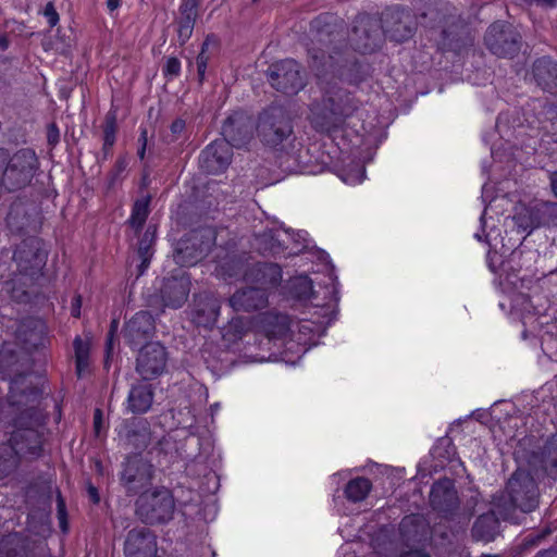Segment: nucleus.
<instances>
[{"label": "nucleus", "mask_w": 557, "mask_h": 557, "mask_svg": "<svg viewBox=\"0 0 557 557\" xmlns=\"http://www.w3.org/2000/svg\"><path fill=\"white\" fill-rule=\"evenodd\" d=\"M359 101L336 83H327L321 102L311 109V124L320 133H332L342 127L358 109Z\"/></svg>", "instance_id": "1"}, {"label": "nucleus", "mask_w": 557, "mask_h": 557, "mask_svg": "<svg viewBox=\"0 0 557 557\" xmlns=\"http://www.w3.org/2000/svg\"><path fill=\"white\" fill-rule=\"evenodd\" d=\"M45 416L35 405L20 412L15 419V430L11 434L9 445L16 456L34 460L41 456L44 445Z\"/></svg>", "instance_id": "2"}, {"label": "nucleus", "mask_w": 557, "mask_h": 557, "mask_svg": "<svg viewBox=\"0 0 557 557\" xmlns=\"http://www.w3.org/2000/svg\"><path fill=\"white\" fill-rule=\"evenodd\" d=\"M256 131L264 145L276 147L293 136L290 116L284 107L272 104L259 114Z\"/></svg>", "instance_id": "3"}, {"label": "nucleus", "mask_w": 557, "mask_h": 557, "mask_svg": "<svg viewBox=\"0 0 557 557\" xmlns=\"http://www.w3.org/2000/svg\"><path fill=\"white\" fill-rule=\"evenodd\" d=\"M175 510L172 493L165 487L143 492L136 500V515L146 524L170 521Z\"/></svg>", "instance_id": "4"}, {"label": "nucleus", "mask_w": 557, "mask_h": 557, "mask_svg": "<svg viewBox=\"0 0 557 557\" xmlns=\"http://www.w3.org/2000/svg\"><path fill=\"white\" fill-rule=\"evenodd\" d=\"M534 472L519 467L507 482L506 491L522 512H531L539 506L540 491Z\"/></svg>", "instance_id": "5"}, {"label": "nucleus", "mask_w": 557, "mask_h": 557, "mask_svg": "<svg viewBox=\"0 0 557 557\" xmlns=\"http://www.w3.org/2000/svg\"><path fill=\"white\" fill-rule=\"evenodd\" d=\"M484 44L493 54L512 58L520 50L521 36L511 24L498 21L487 28Z\"/></svg>", "instance_id": "6"}, {"label": "nucleus", "mask_w": 557, "mask_h": 557, "mask_svg": "<svg viewBox=\"0 0 557 557\" xmlns=\"http://www.w3.org/2000/svg\"><path fill=\"white\" fill-rule=\"evenodd\" d=\"M271 86L285 95H296L306 85L301 66L293 59H285L272 64L268 70Z\"/></svg>", "instance_id": "7"}, {"label": "nucleus", "mask_w": 557, "mask_h": 557, "mask_svg": "<svg viewBox=\"0 0 557 557\" xmlns=\"http://www.w3.org/2000/svg\"><path fill=\"white\" fill-rule=\"evenodd\" d=\"M379 21L382 34L397 42L411 38L416 29V21L411 11L400 7L387 8L382 12Z\"/></svg>", "instance_id": "8"}, {"label": "nucleus", "mask_w": 557, "mask_h": 557, "mask_svg": "<svg viewBox=\"0 0 557 557\" xmlns=\"http://www.w3.org/2000/svg\"><path fill=\"white\" fill-rule=\"evenodd\" d=\"M380 21L369 14H359L350 36L354 48L361 53H371L382 44Z\"/></svg>", "instance_id": "9"}, {"label": "nucleus", "mask_w": 557, "mask_h": 557, "mask_svg": "<svg viewBox=\"0 0 557 557\" xmlns=\"http://www.w3.org/2000/svg\"><path fill=\"white\" fill-rule=\"evenodd\" d=\"M166 362V348L158 342L147 343L138 351L135 370L144 381H150L165 371Z\"/></svg>", "instance_id": "10"}, {"label": "nucleus", "mask_w": 557, "mask_h": 557, "mask_svg": "<svg viewBox=\"0 0 557 557\" xmlns=\"http://www.w3.org/2000/svg\"><path fill=\"white\" fill-rule=\"evenodd\" d=\"M153 466L139 455L127 458L121 481L128 494H141L151 485Z\"/></svg>", "instance_id": "11"}, {"label": "nucleus", "mask_w": 557, "mask_h": 557, "mask_svg": "<svg viewBox=\"0 0 557 557\" xmlns=\"http://www.w3.org/2000/svg\"><path fill=\"white\" fill-rule=\"evenodd\" d=\"M255 124L244 112H234L224 122L222 135L230 147H245L252 138Z\"/></svg>", "instance_id": "12"}, {"label": "nucleus", "mask_w": 557, "mask_h": 557, "mask_svg": "<svg viewBox=\"0 0 557 557\" xmlns=\"http://www.w3.org/2000/svg\"><path fill=\"white\" fill-rule=\"evenodd\" d=\"M125 557H157V536L146 527L129 530L124 541Z\"/></svg>", "instance_id": "13"}, {"label": "nucleus", "mask_w": 557, "mask_h": 557, "mask_svg": "<svg viewBox=\"0 0 557 557\" xmlns=\"http://www.w3.org/2000/svg\"><path fill=\"white\" fill-rule=\"evenodd\" d=\"M527 463L536 478L547 475L557 479V435L547 440L539 450L532 451Z\"/></svg>", "instance_id": "14"}, {"label": "nucleus", "mask_w": 557, "mask_h": 557, "mask_svg": "<svg viewBox=\"0 0 557 557\" xmlns=\"http://www.w3.org/2000/svg\"><path fill=\"white\" fill-rule=\"evenodd\" d=\"M232 156V148L226 141L214 140L201 151L199 166L208 174H219L227 169Z\"/></svg>", "instance_id": "15"}, {"label": "nucleus", "mask_w": 557, "mask_h": 557, "mask_svg": "<svg viewBox=\"0 0 557 557\" xmlns=\"http://www.w3.org/2000/svg\"><path fill=\"white\" fill-rule=\"evenodd\" d=\"M46 252L40 247V240L36 237L24 239L13 253L18 270L24 273L40 270L46 262Z\"/></svg>", "instance_id": "16"}, {"label": "nucleus", "mask_w": 557, "mask_h": 557, "mask_svg": "<svg viewBox=\"0 0 557 557\" xmlns=\"http://www.w3.org/2000/svg\"><path fill=\"white\" fill-rule=\"evenodd\" d=\"M317 67H330L332 73L343 83L358 84L362 81V74L359 63L355 58H345L344 63H339L335 55H311Z\"/></svg>", "instance_id": "17"}, {"label": "nucleus", "mask_w": 557, "mask_h": 557, "mask_svg": "<svg viewBox=\"0 0 557 557\" xmlns=\"http://www.w3.org/2000/svg\"><path fill=\"white\" fill-rule=\"evenodd\" d=\"M190 292V278L186 274L175 275L163 280L160 296L165 307L181 308Z\"/></svg>", "instance_id": "18"}, {"label": "nucleus", "mask_w": 557, "mask_h": 557, "mask_svg": "<svg viewBox=\"0 0 557 557\" xmlns=\"http://www.w3.org/2000/svg\"><path fill=\"white\" fill-rule=\"evenodd\" d=\"M154 320L150 312L139 311L124 326V337L132 346H139L154 333Z\"/></svg>", "instance_id": "19"}, {"label": "nucleus", "mask_w": 557, "mask_h": 557, "mask_svg": "<svg viewBox=\"0 0 557 557\" xmlns=\"http://www.w3.org/2000/svg\"><path fill=\"white\" fill-rule=\"evenodd\" d=\"M220 301L210 294L195 296L191 320L198 326L212 327L220 314Z\"/></svg>", "instance_id": "20"}, {"label": "nucleus", "mask_w": 557, "mask_h": 557, "mask_svg": "<svg viewBox=\"0 0 557 557\" xmlns=\"http://www.w3.org/2000/svg\"><path fill=\"white\" fill-rule=\"evenodd\" d=\"M235 311H255L267 307L268 294L261 287H247L235 292L228 299Z\"/></svg>", "instance_id": "21"}, {"label": "nucleus", "mask_w": 557, "mask_h": 557, "mask_svg": "<svg viewBox=\"0 0 557 557\" xmlns=\"http://www.w3.org/2000/svg\"><path fill=\"white\" fill-rule=\"evenodd\" d=\"M430 504L442 513H449L458 507L457 491L450 480H440L432 485Z\"/></svg>", "instance_id": "22"}, {"label": "nucleus", "mask_w": 557, "mask_h": 557, "mask_svg": "<svg viewBox=\"0 0 557 557\" xmlns=\"http://www.w3.org/2000/svg\"><path fill=\"white\" fill-rule=\"evenodd\" d=\"M209 251L208 243H199L197 236L181 239L175 248L174 260L182 267L195 265L207 256Z\"/></svg>", "instance_id": "23"}, {"label": "nucleus", "mask_w": 557, "mask_h": 557, "mask_svg": "<svg viewBox=\"0 0 557 557\" xmlns=\"http://www.w3.org/2000/svg\"><path fill=\"white\" fill-rule=\"evenodd\" d=\"M244 278L265 290L267 287L276 286L281 282L282 270L275 263H256L245 272Z\"/></svg>", "instance_id": "24"}, {"label": "nucleus", "mask_w": 557, "mask_h": 557, "mask_svg": "<svg viewBox=\"0 0 557 557\" xmlns=\"http://www.w3.org/2000/svg\"><path fill=\"white\" fill-rule=\"evenodd\" d=\"M0 373L2 374L3 380H10L11 386V403L13 405H18L22 401L15 399V387L18 384L20 380L24 376V371L21 369V364L18 362V359L15 354L12 351H9L7 349H3L0 351Z\"/></svg>", "instance_id": "25"}, {"label": "nucleus", "mask_w": 557, "mask_h": 557, "mask_svg": "<svg viewBox=\"0 0 557 557\" xmlns=\"http://www.w3.org/2000/svg\"><path fill=\"white\" fill-rule=\"evenodd\" d=\"M22 341L29 348L44 347L48 342V326L41 319L29 318L18 329Z\"/></svg>", "instance_id": "26"}, {"label": "nucleus", "mask_w": 557, "mask_h": 557, "mask_svg": "<svg viewBox=\"0 0 557 557\" xmlns=\"http://www.w3.org/2000/svg\"><path fill=\"white\" fill-rule=\"evenodd\" d=\"M533 75L543 90L557 94V63L554 60L548 57L537 59L533 64Z\"/></svg>", "instance_id": "27"}, {"label": "nucleus", "mask_w": 557, "mask_h": 557, "mask_svg": "<svg viewBox=\"0 0 557 557\" xmlns=\"http://www.w3.org/2000/svg\"><path fill=\"white\" fill-rule=\"evenodd\" d=\"M259 327L269 338H283L290 331V321L286 314L265 312L259 315Z\"/></svg>", "instance_id": "28"}, {"label": "nucleus", "mask_w": 557, "mask_h": 557, "mask_svg": "<svg viewBox=\"0 0 557 557\" xmlns=\"http://www.w3.org/2000/svg\"><path fill=\"white\" fill-rule=\"evenodd\" d=\"M153 391L151 385L137 384L129 389L127 410L134 414L146 413L152 406Z\"/></svg>", "instance_id": "29"}, {"label": "nucleus", "mask_w": 557, "mask_h": 557, "mask_svg": "<svg viewBox=\"0 0 557 557\" xmlns=\"http://www.w3.org/2000/svg\"><path fill=\"white\" fill-rule=\"evenodd\" d=\"M499 533L498 518L493 513L486 512L476 518L473 523L471 535L474 541L492 542Z\"/></svg>", "instance_id": "30"}, {"label": "nucleus", "mask_w": 557, "mask_h": 557, "mask_svg": "<svg viewBox=\"0 0 557 557\" xmlns=\"http://www.w3.org/2000/svg\"><path fill=\"white\" fill-rule=\"evenodd\" d=\"M177 20V38L180 45H185L193 35L194 26L198 16V9L182 1Z\"/></svg>", "instance_id": "31"}, {"label": "nucleus", "mask_w": 557, "mask_h": 557, "mask_svg": "<svg viewBox=\"0 0 557 557\" xmlns=\"http://www.w3.org/2000/svg\"><path fill=\"white\" fill-rule=\"evenodd\" d=\"M256 246L262 255H278L284 252L288 247L286 240L281 238L278 231L265 230L256 235Z\"/></svg>", "instance_id": "32"}, {"label": "nucleus", "mask_w": 557, "mask_h": 557, "mask_svg": "<svg viewBox=\"0 0 557 557\" xmlns=\"http://www.w3.org/2000/svg\"><path fill=\"white\" fill-rule=\"evenodd\" d=\"M399 531L404 540L421 542L428 535V525L420 516H406L399 524Z\"/></svg>", "instance_id": "33"}, {"label": "nucleus", "mask_w": 557, "mask_h": 557, "mask_svg": "<svg viewBox=\"0 0 557 557\" xmlns=\"http://www.w3.org/2000/svg\"><path fill=\"white\" fill-rule=\"evenodd\" d=\"M518 508V505L513 503L512 497L508 496L507 491L499 492L493 496L492 507L488 511L495 517L503 520H510Z\"/></svg>", "instance_id": "34"}, {"label": "nucleus", "mask_w": 557, "mask_h": 557, "mask_svg": "<svg viewBox=\"0 0 557 557\" xmlns=\"http://www.w3.org/2000/svg\"><path fill=\"white\" fill-rule=\"evenodd\" d=\"M537 214L536 203L522 207L513 216L515 224L519 230L531 233L534 228L541 227Z\"/></svg>", "instance_id": "35"}, {"label": "nucleus", "mask_w": 557, "mask_h": 557, "mask_svg": "<svg viewBox=\"0 0 557 557\" xmlns=\"http://www.w3.org/2000/svg\"><path fill=\"white\" fill-rule=\"evenodd\" d=\"M20 465V458L9 444L0 445V480L14 473Z\"/></svg>", "instance_id": "36"}, {"label": "nucleus", "mask_w": 557, "mask_h": 557, "mask_svg": "<svg viewBox=\"0 0 557 557\" xmlns=\"http://www.w3.org/2000/svg\"><path fill=\"white\" fill-rule=\"evenodd\" d=\"M372 484L367 478L350 480L345 487L347 499L354 503L362 502L370 493Z\"/></svg>", "instance_id": "37"}, {"label": "nucleus", "mask_w": 557, "mask_h": 557, "mask_svg": "<svg viewBox=\"0 0 557 557\" xmlns=\"http://www.w3.org/2000/svg\"><path fill=\"white\" fill-rule=\"evenodd\" d=\"M216 45H218V39L214 35H208L201 45V50L198 53L196 61H195L199 83L203 82V79L206 77L208 63L212 57L211 53L209 52V48H210V46H216Z\"/></svg>", "instance_id": "38"}, {"label": "nucleus", "mask_w": 557, "mask_h": 557, "mask_svg": "<svg viewBox=\"0 0 557 557\" xmlns=\"http://www.w3.org/2000/svg\"><path fill=\"white\" fill-rule=\"evenodd\" d=\"M73 346L75 351L76 373L78 377H82L88 371L89 367V343L77 336L73 342Z\"/></svg>", "instance_id": "39"}, {"label": "nucleus", "mask_w": 557, "mask_h": 557, "mask_svg": "<svg viewBox=\"0 0 557 557\" xmlns=\"http://www.w3.org/2000/svg\"><path fill=\"white\" fill-rule=\"evenodd\" d=\"M154 239V230L149 226L144 233L141 239L139 240L138 246V256L141 259V263L139 265V275H141L146 269L149 267L150 259L152 257L151 247Z\"/></svg>", "instance_id": "40"}, {"label": "nucleus", "mask_w": 557, "mask_h": 557, "mask_svg": "<svg viewBox=\"0 0 557 557\" xmlns=\"http://www.w3.org/2000/svg\"><path fill=\"white\" fill-rule=\"evenodd\" d=\"M150 197L135 201L128 223L135 231L141 230L149 215Z\"/></svg>", "instance_id": "41"}, {"label": "nucleus", "mask_w": 557, "mask_h": 557, "mask_svg": "<svg viewBox=\"0 0 557 557\" xmlns=\"http://www.w3.org/2000/svg\"><path fill=\"white\" fill-rule=\"evenodd\" d=\"M540 226H557V203L549 201L536 202Z\"/></svg>", "instance_id": "42"}, {"label": "nucleus", "mask_w": 557, "mask_h": 557, "mask_svg": "<svg viewBox=\"0 0 557 557\" xmlns=\"http://www.w3.org/2000/svg\"><path fill=\"white\" fill-rule=\"evenodd\" d=\"M248 323L243 317H235L223 327V337L230 342L240 338L247 331Z\"/></svg>", "instance_id": "43"}, {"label": "nucleus", "mask_w": 557, "mask_h": 557, "mask_svg": "<svg viewBox=\"0 0 557 557\" xmlns=\"http://www.w3.org/2000/svg\"><path fill=\"white\" fill-rule=\"evenodd\" d=\"M331 18V16H319L315 18L312 23V28L317 30V40L320 44H329L331 40L326 41L325 37H330L333 34V30L331 29V25L327 22V20Z\"/></svg>", "instance_id": "44"}, {"label": "nucleus", "mask_w": 557, "mask_h": 557, "mask_svg": "<svg viewBox=\"0 0 557 557\" xmlns=\"http://www.w3.org/2000/svg\"><path fill=\"white\" fill-rule=\"evenodd\" d=\"M115 121L116 116L114 113L108 114L106 117V125L103 128V141L107 146H113L115 143Z\"/></svg>", "instance_id": "45"}, {"label": "nucleus", "mask_w": 557, "mask_h": 557, "mask_svg": "<svg viewBox=\"0 0 557 557\" xmlns=\"http://www.w3.org/2000/svg\"><path fill=\"white\" fill-rule=\"evenodd\" d=\"M181 73V61L176 57H170L166 59L164 67H163V75L172 79L174 77H177Z\"/></svg>", "instance_id": "46"}, {"label": "nucleus", "mask_w": 557, "mask_h": 557, "mask_svg": "<svg viewBox=\"0 0 557 557\" xmlns=\"http://www.w3.org/2000/svg\"><path fill=\"white\" fill-rule=\"evenodd\" d=\"M44 15L50 27H54L59 23V14L52 2H48L44 9Z\"/></svg>", "instance_id": "47"}, {"label": "nucleus", "mask_w": 557, "mask_h": 557, "mask_svg": "<svg viewBox=\"0 0 557 557\" xmlns=\"http://www.w3.org/2000/svg\"><path fill=\"white\" fill-rule=\"evenodd\" d=\"M47 139H48L49 145H51V146H55L60 140V132H59L58 126L54 123H51L48 126Z\"/></svg>", "instance_id": "48"}, {"label": "nucleus", "mask_w": 557, "mask_h": 557, "mask_svg": "<svg viewBox=\"0 0 557 557\" xmlns=\"http://www.w3.org/2000/svg\"><path fill=\"white\" fill-rule=\"evenodd\" d=\"M186 127V123L184 120L182 119H176L175 121H173V123L171 124V133L173 135V139L172 140H176L184 132Z\"/></svg>", "instance_id": "49"}, {"label": "nucleus", "mask_w": 557, "mask_h": 557, "mask_svg": "<svg viewBox=\"0 0 557 557\" xmlns=\"http://www.w3.org/2000/svg\"><path fill=\"white\" fill-rule=\"evenodd\" d=\"M103 418L102 411L100 409H96L94 412V430L97 436L100 435L102 429Z\"/></svg>", "instance_id": "50"}, {"label": "nucleus", "mask_w": 557, "mask_h": 557, "mask_svg": "<svg viewBox=\"0 0 557 557\" xmlns=\"http://www.w3.org/2000/svg\"><path fill=\"white\" fill-rule=\"evenodd\" d=\"M530 4H536L542 8H555L557 5V0H524Z\"/></svg>", "instance_id": "51"}, {"label": "nucleus", "mask_w": 557, "mask_h": 557, "mask_svg": "<svg viewBox=\"0 0 557 557\" xmlns=\"http://www.w3.org/2000/svg\"><path fill=\"white\" fill-rule=\"evenodd\" d=\"M82 297L76 295L72 302V315L78 318L81 315Z\"/></svg>", "instance_id": "52"}, {"label": "nucleus", "mask_w": 557, "mask_h": 557, "mask_svg": "<svg viewBox=\"0 0 557 557\" xmlns=\"http://www.w3.org/2000/svg\"><path fill=\"white\" fill-rule=\"evenodd\" d=\"M127 166V160L125 158H119L114 165V175L117 176L125 171Z\"/></svg>", "instance_id": "53"}, {"label": "nucleus", "mask_w": 557, "mask_h": 557, "mask_svg": "<svg viewBox=\"0 0 557 557\" xmlns=\"http://www.w3.org/2000/svg\"><path fill=\"white\" fill-rule=\"evenodd\" d=\"M401 557H431V556L422 549H411V550L404 553Z\"/></svg>", "instance_id": "54"}, {"label": "nucleus", "mask_w": 557, "mask_h": 557, "mask_svg": "<svg viewBox=\"0 0 557 557\" xmlns=\"http://www.w3.org/2000/svg\"><path fill=\"white\" fill-rule=\"evenodd\" d=\"M115 321H113L112 323V327L115 326ZM112 346H113V329H111L109 335H108V339H107V354L108 356L110 355L111 350H112Z\"/></svg>", "instance_id": "55"}, {"label": "nucleus", "mask_w": 557, "mask_h": 557, "mask_svg": "<svg viewBox=\"0 0 557 557\" xmlns=\"http://www.w3.org/2000/svg\"><path fill=\"white\" fill-rule=\"evenodd\" d=\"M535 557H557V549L540 552Z\"/></svg>", "instance_id": "56"}, {"label": "nucleus", "mask_w": 557, "mask_h": 557, "mask_svg": "<svg viewBox=\"0 0 557 557\" xmlns=\"http://www.w3.org/2000/svg\"><path fill=\"white\" fill-rule=\"evenodd\" d=\"M550 186L555 197L557 198V172L550 175Z\"/></svg>", "instance_id": "57"}, {"label": "nucleus", "mask_w": 557, "mask_h": 557, "mask_svg": "<svg viewBox=\"0 0 557 557\" xmlns=\"http://www.w3.org/2000/svg\"><path fill=\"white\" fill-rule=\"evenodd\" d=\"M121 4V0H107V7L110 12L116 10Z\"/></svg>", "instance_id": "58"}, {"label": "nucleus", "mask_w": 557, "mask_h": 557, "mask_svg": "<svg viewBox=\"0 0 557 557\" xmlns=\"http://www.w3.org/2000/svg\"><path fill=\"white\" fill-rule=\"evenodd\" d=\"M9 39L5 35H0V50H7L9 48Z\"/></svg>", "instance_id": "59"}, {"label": "nucleus", "mask_w": 557, "mask_h": 557, "mask_svg": "<svg viewBox=\"0 0 557 557\" xmlns=\"http://www.w3.org/2000/svg\"><path fill=\"white\" fill-rule=\"evenodd\" d=\"M138 141L140 144V146H147V129L146 128H141Z\"/></svg>", "instance_id": "60"}, {"label": "nucleus", "mask_w": 557, "mask_h": 557, "mask_svg": "<svg viewBox=\"0 0 557 557\" xmlns=\"http://www.w3.org/2000/svg\"><path fill=\"white\" fill-rule=\"evenodd\" d=\"M88 493H89L90 497L92 498L94 503L99 502L98 492H97L96 487L89 486Z\"/></svg>", "instance_id": "61"}, {"label": "nucleus", "mask_w": 557, "mask_h": 557, "mask_svg": "<svg viewBox=\"0 0 557 557\" xmlns=\"http://www.w3.org/2000/svg\"><path fill=\"white\" fill-rule=\"evenodd\" d=\"M137 153H138L139 159L143 160L145 158V153H146V146H140Z\"/></svg>", "instance_id": "62"}, {"label": "nucleus", "mask_w": 557, "mask_h": 557, "mask_svg": "<svg viewBox=\"0 0 557 557\" xmlns=\"http://www.w3.org/2000/svg\"><path fill=\"white\" fill-rule=\"evenodd\" d=\"M284 234H285V236H286L288 239H295V238H294L295 236L301 237V236H300V234H298V233H297V234H295L294 232H292V233H290V232H288V231H285V232H284Z\"/></svg>", "instance_id": "63"}, {"label": "nucleus", "mask_w": 557, "mask_h": 557, "mask_svg": "<svg viewBox=\"0 0 557 557\" xmlns=\"http://www.w3.org/2000/svg\"><path fill=\"white\" fill-rule=\"evenodd\" d=\"M112 147H113V146H107V144L103 141V147H102L103 153H104L106 156H107V154H109V153H111Z\"/></svg>", "instance_id": "64"}]
</instances>
